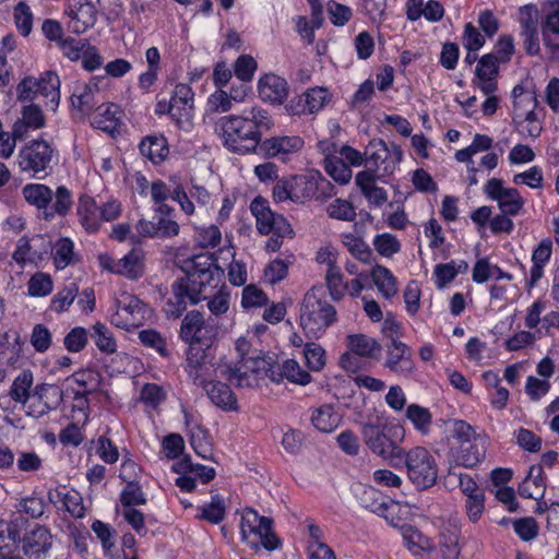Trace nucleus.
I'll return each mask as SVG.
<instances>
[{"label":"nucleus","instance_id":"33","mask_svg":"<svg viewBox=\"0 0 559 559\" xmlns=\"http://www.w3.org/2000/svg\"><path fill=\"white\" fill-rule=\"evenodd\" d=\"M207 384L203 389L214 405L228 412L237 411V397L227 384L213 380Z\"/></svg>","mask_w":559,"mask_h":559},{"label":"nucleus","instance_id":"20","mask_svg":"<svg viewBox=\"0 0 559 559\" xmlns=\"http://www.w3.org/2000/svg\"><path fill=\"white\" fill-rule=\"evenodd\" d=\"M304 146V140L298 135H277L265 140L261 139L258 152L267 158H277L282 162L290 159Z\"/></svg>","mask_w":559,"mask_h":559},{"label":"nucleus","instance_id":"23","mask_svg":"<svg viewBox=\"0 0 559 559\" xmlns=\"http://www.w3.org/2000/svg\"><path fill=\"white\" fill-rule=\"evenodd\" d=\"M384 367L394 373L408 377L414 370L411 347L399 340H392V342L386 345Z\"/></svg>","mask_w":559,"mask_h":559},{"label":"nucleus","instance_id":"27","mask_svg":"<svg viewBox=\"0 0 559 559\" xmlns=\"http://www.w3.org/2000/svg\"><path fill=\"white\" fill-rule=\"evenodd\" d=\"M267 377L274 382H281L284 379L300 385L311 382V376L295 359H286L282 364L271 365L267 369Z\"/></svg>","mask_w":559,"mask_h":559},{"label":"nucleus","instance_id":"21","mask_svg":"<svg viewBox=\"0 0 559 559\" xmlns=\"http://www.w3.org/2000/svg\"><path fill=\"white\" fill-rule=\"evenodd\" d=\"M66 14L69 28L75 34H83L97 22L98 10L90 0H67Z\"/></svg>","mask_w":559,"mask_h":559},{"label":"nucleus","instance_id":"2","mask_svg":"<svg viewBox=\"0 0 559 559\" xmlns=\"http://www.w3.org/2000/svg\"><path fill=\"white\" fill-rule=\"evenodd\" d=\"M273 127L269 111L253 106L240 115L221 117L216 122V131L223 145L230 152L248 154L257 152L264 131Z\"/></svg>","mask_w":559,"mask_h":559},{"label":"nucleus","instance_id":"32","mask_svg":"<svg viewBox=\"0 0 559 559\" xmlns=\"http://www.w3.org/2000/svg\"><path fill=\"white\" fill-rule=\"evenodd\" d=\"M76 214L82 227L87 233H95L100 227L99 206L90 195H82L79 199Z\"/></svg>","mask_w":559,"mask_h":559},{"label":"nucleus","instance_id":"30","mask_svg":"<svg viewBox=\"0 0 559 559\" xmlns=\"http://www.w3.org/2000/svg\"><path fill=\"white\" fill-rule=\"evenodd\" d=\"M259 96L272 104H282L287 97V82L276 74H265L258 83Z\"/></svg>","mask_w":559,"mask_h":559},{"label":"nucleus","instance_id":"25","mask_svg":"<svg viewBox=\"0 0 559 559\" xmlns=\"http://www.w3.org/2000/svg\"><path fill=\"white\" fill-rule=\"evenodd\" d=\"M499 59L493 53L484 55L476 66L474 84L484 93L492 94L497 91V75Z\"/></svg>","mask_w":559,"mask_h":559},{"label":"nucleus","instance_id":"46","mask_svg":"<svg viewBox=\"0 0 559 559\" xmlns=\"http://www.w3.org/2000/svg\"><path fill=\"white\" fill-rule=\"evenodd\" d=\"M402 535L405 546L416 556L432 548L431 540L414 526L404 527Z\"/></svg>","mask_w":559,"mask_h":559},{"label":"nucleus","instance_id":"58","mask_svg":"<svg viewBox=\"0 0 559 559\" xmlns=\"http://www.w3.org/2000/svg\"><path fill=\"white\" fill-rule=\"evenodd\" d=\"M325 282L332 299L335 301L343 299L346 283L343 282V274L338 266L326 270Z\"/></svg>","mask_w":559,"mask_h":559},{"label":"nucleus","instance_id":"18","mask_svg":"<svg viewBox=\"0 0 559 559\" xmlns=\"http://www.w3.org/2000/svg\"><path fill=\"white\" fill-rule=\"evenodd\" d=\"M32 397L26 414L40 418L59 407L63 401V391L55 384L41 383L35 386Z\"/></svg>","mask_w":559,"mask_h":559},{"label":"nucleus","instance_id":"16","mask_svg":"<svg viewBox=\"0 0 559 559\" xmlns=\"http://www.w3.org/2000/svg\"><path fill=\"white\" fill-rule=\"evenodd\" d=\"M193 96L190 85L179 83L175 86L167 111L179 129L188 130L192 127Z\"/></svg>","mask_w":559,"mask_h":559},{"label":"nucleus","instance_id":"60","mask_svg":"<svg viewBox=\"0 0 559 559\" xmlns=\"http://www.w3.org/2000/svg\"><path fill=\"white\" fill-rule=\"evenodd\" d=\"M267 301L266 294L253 284L242 289L241 306L246 309L266 306Z\"/></svg>","mask_w":559,"mask_h":559},{"label":"nucleus","instance_id":"11","mask_svg":"<svg viewBox=\"0 0 559 559\" xmlns=\"http://www.w3.org/2000/svg\"><path fill=\"white\" fill-rule=\"evenodd\" d=\"M217 335V328L206 321L199 311L188 312L180 325V338L191 346H203L210 348Z\"/></svg>","mask_w":559,"mask_h":559},{"label":"nucleus","instance_id":"24","mask_svg":"<svg viewBox=\"0 0 559 559\" xmlns=\"http://www.w3.org/2000/svg\"><path fill=\"white\" fill-rule=\"evenodd\" d=\"M537 22V10L534 5L521 8V36L523 38L524 48L531 56H536L540 51Z\"/></svg>","mask_w":559,"mask_h":559},{"label":"nucleus","instance_id":"41","mask_svg":"<svg viewBox=\"0 0 559 559\" xmlns=\"http://www.w3.org/2000/svg\"><path fill=\"white\" fill-rule=\"evenodd\" d=\"M49 500L53 504L61 503V506L74 518L80 519L85 514L82 499L78 492H69L56 489L49 492Z\"/></svg>","mask_w":559,"mask_h":559},{"label":"nucleus","instance_id":"12","mask_svg":"<svg viewBox=\"0 0 559 559\" xmlns=\"http://www.w3.org/2000/svg\"><path fill=\"white\" fill-rule=\"evenodd\" d=\"M365 154L366 170H372L379 178L392 175L403 156L397 146L389 148L382 140L371 141Z\"/></svg>","mask_w":559,"mask_h":559},{"label":"nucleus","instance_id":"48","mask_svg":"<svg viewBox=\"0 0 559 559\" xmlns=\"http://www.w3.org/2000/svg\"><path fill=\"white\" fill-rule=\"evenodd\" d=\"M53 264L57 270H63L73 262L74 245L69 238H60L52 249Z\"/></svg>","mask_w":559,"mask_h":559},{"label":"nucleus","instance_id":"54","mask_svg":"<svg viewBox=\"0 0 559 559\" xmlns=\"http://www.w3.org/2000/svg\"><path fill=\"white\" fill-rule=\"evenodd\" d=\"M94 333L92 337L95 341L97 348L106 354L116 352L117 345L110 330L103 323L97 322L93 325Z\"/></svg>","mask_w":559,"mask_h":559},{"label":"nucleus","instance_id":"63","mask_svg":"<svg viewBox=\"0 0 559 559\" xmlns=\"http://www.w3.org/2000/svg\"><path fill=\"white\" fill-rule=\"evenodd\" d=\"M199 511L200 514L198 516L200 519L217 524L223 521L225 516L224 500L216 496L212 499L211 503L199 508Z\"/></svg>","mask_w":559,"mask_h":559},{"label":"nucleus","instance_id":"36","mask_svg":"<svg viewBox=\"0 0 559 559\" xmlns=\"http://www.w3.org/2000/svg\"><path fill=\"white\" fill-rule=\"evenodd\" d=\"M38 83V95L47 98L45 103L46 107L51 110H56L60 100V80L56 72L48 71L39 80Z\"/></svg>","mask_w":559,"mask_h":559},{"label":"nucleus","instance_id":"8","mask_svg":"<svg viewBox=\"0 0 559 559\" xmlns=\"http://www.w3.org/2000/svg\"><path fill=\"white\" fill-rule=\"evenodd\" d=\"M116 310L110 317L111 323L122 330L138 329L152 317V309L136 296L127 292L116 298Z\"/></svg>","mask_w":559,"mask_h":559},{"label":"nucleus","instance_id":"10","mask_svg":"<svg viewBox=\"0 0 559 559\" xmlns=\"http://www.w3.org/2000/svg\"><path fill=\"white\" fill-rule=\"evenodd\" d=\"M175 209L168 204L156 206L152 221L140 219L135 229L142 237L170 239L180 233V225L175 221Z\"/></svg>","mask_w":559,"mask_h":559},{"label":"nucleus","instance_id":"59","mask_svg":"<svg viewBox=\"0 0 559 559\" xmlns=\"http://www.w3.org/2000/svg\"><path fill=\"white\" fill-rule=\"evenodd\" d=\"M307 367L311 371H320L325 365V350L316 343H307L304 348Z\"/></svg>","mask_w":559,"mask_h":559},{"label":"nucleus","instance_id":"43","mask_svg":"<svg viewBox=\"0 0 559 559\" xmlns=\"http://www.w3.org/2000/svg\"><path fill=\"white\" fill-rule=\"evenodd\" d=\"M33 373L31 370H23L14 380L9 390V396L16 403L25 405L31 397L33 385Z\"/></svg>","mask_w":559,"mask_h":559},{"label":"nucleus","instance_id":"6","mask_svg":"<svg viewBox=\"0 0 559 559\" xmlns=\"http://www.w3.org/2000/svg\"><path fill=\"white\" fill-rule=\"evenodd\" d=\"M453 438L455 439V444L451 445L449 457L456 465L473 468L485 459V441L474 436L473 429L468 424L462 420L455 421Z\"/></svg>","mask_w":559,"mask_h":559},{"label":"nucleus","instance_id":"19","mask_svg":"<svg viewBox=\"0 0 559 559\" xmlns=\"http://www.w3.org/2000/svg\"><path fill=\"white\" fill-rule=\"evenodd\" d=\"M106 100L97 82H78L71 94V105L81 115L88 116Z\"/></svg>","mask_w":559,"mask_h":559},{"label":"nucleus","instance_id":"55","mask_svg":"<svg viewBox=\"0 0 559 559\" xmlns=\"http://www.w3.org/2000/svg\"><path fill=\"white\" fill-rule=\"evenodd\" d=\"M326 213L331 218L353 222L356 218V210L354 205L344 199H335L326 207Z\"/></svg>","mask_w":559,"mask_h":559},{"label":"nucleus","instance_id":"29","mask_svg":"<svg viewBox=\"0 0 559 559\" xmlns=\"http://www.w3.org/2000/svg\"><path fill=\"white\" fill-rule=\"evenodd\" d=\"M293 202L304 203L317 194L319 188H329L331 182L324 178H314L305 175L290 177Z\"/></svg>","mask_w":559,"mask_h":559},{"label":"nucleus","instance_id":"39","mask_svg":"<svg viewBox=\"0 0 559 559\" xmlns=\"http://www.w3.org/2000/svg\"><path fill=\"white\" fill-rule=\"evenodd\" d=\"M144 254L141 250H131L121 259H118V274L130 280H136L144 272Z\"/></svg>","mask_w":559,"mask_h":559},{"label":"nucleus","instance_id":"40","mask_svg":"<svg viewBox=\"0 0 559 559\" xmlns=\"http://www.w3.org/2000/svg\"><path fill=\"white\" fill-rule=\"evenodd\" d=\"M370 277L384 298L390 299L396 295V278L388 267L377 264L371 269Z\"/></svg>","mask_w":559,"mask_h":559},{"label":"nucleus","instance_id":"53","mask_svg":"<svg viewBox=\"0 0 559 559\" xmlns=\"http://www.w3.org/2000/svg\"><path fill=\"white\" fill-rule=\"evenodd\" d=\"M51 538L46 527L37 525L26 537L25 547L31 548L33 552H45L51 547Z\"/></svg>","mask_w":559,"mask_h":559},{"label":"nucleus","instance_id":"34","mask_svg":"<svg viewBox=\"0 0 559 559\" xmlns=\"http://www.w3.org/2000/svg\"><path fill=\"white\" fill-rule=\"evenodd\" d=\"M519 495L523 498L538 499L545 490L544 469L542 465L531 466L527 476L519 486Z\"/></svg>","mask_w":559,"mask_h":559},{"label":"nucleus","instance_id":"13","mask_svg":"<svg viewBox=\"0 0 559 559\" xmlns=\"http://www.w3.org/2000/svg\"><path fill=\"white\" fill-rule=\"evenodd\" d=\"M53 156V148L49 142L44 140H33L23 146L17 154V164L21 171L46 173L50 166Z\"/></svg>","mask_w":559,"mask_h":559},{"label":"nucleus","instance_id":"9","mask_svg":"<svg viewBox=\"0 0 559 559\" xmlns=\"http://www.w3.org/2000/svg\"><path fill=\"white\" fill-rule=\"evenodd\" d=\"M270 366L271 364L263 357L252 355L247 358L238 359L234 366L221 364L217 370L221 377L225 378L230 383L240 388H251L258 384L259 372L264 371L267 374Z\"/></svg>","mask_w":559,"mask_h":559},{"label":"nucleus","instance_id":"7","mask_svg":"<svg viewBox=\"0 0 559 559\" xmlns=\"http://www.w3.org/2000/svg\"><path fill=\"white\" fill-rule=\"evenodd\" d=\"M407 477L418 489L432 487L438 478V465L433 455L424 447L404 450L403 459Z\"/></svg>","mask_w":559,"mask_h":559},{"label":"nucleus","instance_id":"50","mask_svg":"<svg viewBox=\"0 0 559 559\" xmlns=\"http://www.w3.org/2000/svg\"><path fill=\"white\" fill-rule=\"evenodd\" d=\"M442 559H459V530L455 526H448L441 533Z\"/></svg>","mask_w":559,"mask_h":559},{"label":"nucleus","instance_id":"57","mask_svg":"<svg viewBox=\"0 0 559 559\" xmlns=\"http://www.w3.org/2000/svg\"><path fill=\"white\" fill-rule=\"evenodd\" d=\"M53 288L50 275L46 273H35L27 283L28 295L32 297L48 296Z\"/></svg>","mask_w":559,"mask_h":559},{"label":"nucleus","instance_id":"15","mask_svg":"<svg viewBox=\"0 0 559 559\" xmlns=\"http://www.w3.org/2000/svg\"><path fill=\"white\" fill-rule=\"evenodd\" d=\"M209 349L203 346H191L187 352L185 370L192 382L201 388L209 386L212 377L218 372L211 361Z\"/></svg>","mask_w":559,"mask_h":559},{"label":"nucleus","instance_id":"49","mask_svg":"<svg viewBox=\"0 0 559 559\" xmlns=\"http://www.w3.org/2000/svg\"><path fill=\"white\" fill-rule=\"evenodd\" d=\"M341 240L356 259L365 263L370 262L372 252L362 238L354 235L353 233H344L341 235Z\"/></svg>","mask_w":559,"mask_h":559},{"label":"nucleus","instance_id":"51","mask_svg":"<svg viewBox=\"0 0 559 559\" xmlns=\"http://www.w3.org/2000/svg\"><path fill=\"white\" fill-rule=\"evenodd\" d=\"M139 340L145 347L156 350L162 357H169L167 340L160 332L154 329H146L139 332Z\"/></svg>","mask_w":559,"mask_h":559},{"label":"nucleus","instance_id":"38","mask_svg":"<svg viewBox=\"0 0 559 559\" xmlns=\"http://www.w3.org/2000/svg\"><path fill=\"white\" fill-rule=\"evenodd\" d=\"M45 124L43 110L37 105L25 106L22 110V118L15 121L14 134L24 136L28 128L39 129Z\"/></svg>","mask_w":559,"mask_h":559},{"label":"nucleus","instance_id":"62","mask_svg":"<svg viewBox=\"0 0 559 559\" xmlns=\"http://www.w3.org/2000/svg\"><path fill=\"white\" fill-rule=\"evenodd\" d=\"M195 241L201 248H215L221 243L222 233L216 225L198 228L195 231Z\"/></svg>","mask_w":559,"mask_h":559},{"label":"nucleus","instance_id":"26","mask_svg":"<svg viewBox=\"0 0 559 559\" xmlns=\"http://www.w3.org/2000/svg\"><path fill=\"white\" fill-rule=\"evenodd\" d=\"M542 35L546 47L559 51V0H547L544 4Z\"/></svg>","mask_w":559,"mask_h":559},{"label":"nucleus","instance_id":"42","mask_svg":"<svg viewBox=\"0 0 559 559\" xmlns=\"http://www.w3.org/2000/svg\"><path fill=\"white\" fill-rule=\"evenodd\" d=\"M405 416L412 423L414 429L423 436H427L430 432L432 414L428 408L418 404H409L406 407Z\"/></svg>","mask_w":559,"mask_h":559},{"label":"nucleus","instance_id":"35","mask_svg":"<svg viewBox=\"0 0 559 559\" xmlns=\"http://www.w3.org/2000/svg\"><path fill=\"white\" fill-rule=\"evenodd\" d=\"M140 153L154 164L163 162L168 153L167 140L164 135H148L139 145Z\"/></svg>","mask_w":559,"mask_h":559},{"label":"nucleus","instance_id":"61","mask_svg":"<svg viewBox=\"0 0 559 559\" xmlns=\"http://www.w3.org/2000/svg\"><path fill=\"white\" fill-rule=\"evenodd\" d=\"M229 293L222 283L218 288H215L213 296L206 299L209 310L215 316L226 313L229 309Z\"/></svg>","mask_w":559,"mask_h":559},{"label":"nucleus","instance_id":"37","mask_svg":"<svg viewBox=\"0 0 559 559\" xmlns=\"http://www.w3.org/2000/svg\"><path fill=\"white\" fill-rule=\"evenodd\" d=\"M342 417L332 405H322L311 415V423L321 432H332L341 424Z\"/></svg>","mask_w":559,"mask_h":559},{"label":"nucleus","instance_id":"45","mask_svg":"<svg viewBox=\"0 0 559 559\" xmlns=\"http://www.w3.org/2000/svg\"><path fill=\"white\" fill-rule=\"evenodd\" d=\"M513 123L521 134L534 139L539 136L543 130L536 112L532 109L525 110V112L519 111Z\"/></svg>","mask_w":559,"mask_h":559},{"label":"nucleus","instance_id":"44","mask_svg":"<svg viewBox=\"0 0 559 559\" xmlns=\"http://www.w3.org/2000/svg\"><path fill=\"white\" fill-rule=\"evenodd\" d=\"M263 523L252 527V537L248 543L253 545L260 543L265 549L274 550L278 547L280 540L272 531V520L262 516Z\"/></svg>","mask_w":559,"mask_h":559},{"label":"nucleus","instance_id":"28","mask_svg":"<svg viewBox=\"0 0 559 559\" xmlns=\"http://www.w3.org/2000/svg\"><path fill=\"white\" fill-rule=\"evenodd\" d=\"M380 179L372 170L359 171L355 177V183L370 206L380 207L388 201L386 191L378 187L376 181Z\"/></svg>","mask_w":559,"mask_h":559},{"label":"nucleus","instance_id":"56","mask_svg":"<svg viewBox=\"0 0 559 559\" xmlns=\"http://www.w3.org/2000/svg\"><path fill=\"white\" fill-rule=\"evenodd\" d=\"M325 171L341 185L347 183L352 178V169L338 157H330L325 159Z\"/></svg>","mask_w":559,"mask_h":559},{"label":"nucleus","instance_id":"47","mask_svg":"<svg viewBox=\"0 0 559 559\" xmlns=\"http://www.w3.org/2000/svg\"><path fill=\"white\" fill-rule=\"evenodd\" d=\"M361 504L373 513L388 519V511L394 508V503H388L383 500L380 492L372 487H366L360 497Z\"/></svg>","mask_w":559,"mask_h":559},{"label":"nucleus","instance_id":"3","mask_svg":"<svg viewBox=\"0 0 559 559\" xmlns=\"http://www.w3.org/2000/svg\"><path fill=\"white\" fill-rule=\"evenodd\" d=\"M360 433L366 447L383 460H402L404 449L401 447L405 439V429L400 425L361 423Z\"/></svg>","mask_w":559,"mask_h":559},{"label":"nucleus","instance_id":"14","mask_svg":"<svg viewBox=\"0 0 559 559\" xmlns=\"http://www.w3.org/2000/svg\"><path fill=\"white\" fill-rule=\"evenodd\" d=\"M250 211L255 217V226L261 235L293 234V227L288 221L282 214L273 212L264 198H254L250 204Z\"/></svg>","mask_w":559,"mask_h":559},{"label":"nucleus","instance_id":"1","mask_svg":"<svg viewBox=\"0 0 559 559\" xmlns=\"http://www.w3.org/2000/svg\"><path fill=\"white\" fill-rule=\"evenodd\" d=\"M185 272L186 276L171 285L173 295L164 307L167 318H179L187 309L188 301L195 305L207 299L222 284L223 270L207 253L197 254L187 261Z\"/></svg>","mask_w":559,"mask_h":559},{"label":"nucleus","instance_id":"31","mask_svg":"<svg viewBox=\"0 0 559 559\" xmlns=\"http://www.w3.org/2000/svg\"><path fill=\"white\" fill-rule=\"evenodd\" d=\"M91 123L96 129L114 134L120 126L119 107L112 103L105 102L96 109Z\"/></svg>","mask_w":559,"mask_h":559},{"label":"nucleus","instance_id":"22","mask_svg":"<svg viewBox=\"0 0 559 559\" xmlns=\"http://www.w3.org/2000/svg\"><path fill=\"white\" fill-rule=\"evenodd\" d=\"M347 347L349 353H345L341 356V365L348 371H355L356 366L353 362V355H357L364 358H376L380 352V344L372 337L365 334H354L347 337Z\"/></svg>","mask_w":559,"mask_h":559},{"label":"nucleus","instance_id":"5","mask_svg":"<svg viewBox=\"0 0 559 559\" xmlns=\"http://www.w3.org/2000/svg\"><path fill=\"white\" fill-rule=\"evenodd\" d=\"M22 194L28 204L43 211L46 221L67 216L73 206L72 191L66 186H58L53 191L44 183H27Z\"/></svg>","mask_w":559,"mask_h":559},{"label":"nucleus","instance_id":"52","mask_svg":"<svg viewBox=\"0 0 559 559\" xmlns=\"http://www.w3.org/2000/svg\"><path fill=\"white\" fill-rule=\"evenodd\" d=\"M79 294V286L76 283H70L66 285L60 292H58L50 302V310L57 313L67 311L73 304L74 299Z\"/></svg>","mask_w":559,"mask_h":559},{"label":"nucleus","instance_id":"4","mask_svg":"<svg viewBox=\"0 0 559 559\" xmlns=\"http://www.w3.org/2000/svg\"><path fill=\"white\" fill-rule=\"evenodd\" d=\"M336 321V310L325 298L321 287L305 295L299 313L300 326L308 337H320Z\"/></svg>","mask_w":559,"mask_h":559},{"label":"nucleus","instance_id":"64","mask_svg":"<svg viewBox=\"0 0 559 559\" xmlns=\"http://www.w3.org/2000/svg\"><path fill=\"white\" fill-rule=\"evenodd\" d=\"M14 22L16 28L23 36L29 35L33 27V14L29 7L24 2H19L14 8Z\"/></svg>","mask_w":559,"mask_h":559},{"label":"nucleus","instance_id":"17","mask_svg":"<svg viewBox=\"0 0 559 559\" xmlns=\"http://www.w3.org/2000/svg\"><path fill=\"white\" fill-rule=\"evenodd\" d=\"M485 194L498 203L499 209L506 215L515 216L524 206V199L514 188H504L503 181L498 178H491L484 187Z\"/></svg>","mask_w":559,"mask_h":559}]
</instances>
